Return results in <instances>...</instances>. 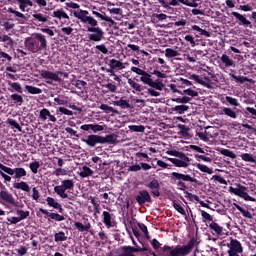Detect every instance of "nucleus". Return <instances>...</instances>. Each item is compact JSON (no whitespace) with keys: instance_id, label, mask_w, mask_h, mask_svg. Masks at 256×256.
I'll return each mask as SVG.
<instances>
[{"instance_id":"f257e3e1","label":"nucleus","mask_w":256,"mask_h":256,"mask_svg":"<svg viewBox=\"0 0 256 256\" xmlns=\"http://www.w3.org/2000/svg\"><path fill=\"white\" fill-rule=\"evenodd\" d=\"M73 14L74 17L80 20V23L89 25L86 30L93 33L88 34V39H90V41L101 42L104 39V32L98 27V21L91 17L87 10L74 11Z\"/></svg>"},{"instance_id":"f03ea898","label":"nucleus","mask_w":256,"mask_h":256,"mask_svg":"<svg viewBox=\"0 0 256 256\" xmlns=\"http://www.w3.org/2000/svg\"><path fill=\"white\" fill-rule=\"evenodd\" d=\"M198 245L199 242L197 238L192 237L186 245H176L175 247L164 245V247L160 248V251H158V256H188L191 254L194 247L198 250Z\"/></svg>"},{"instance_id":"7ed1b4c3","label":"nucleus","mask_w":256,"mask_h":256,"mask_svg":"<svg viewBox=\"0 0 256 256\" xmlns=\"http://www.w3.org/2000/svg\"><path fill=\"white\" fill-rule=\"evenodd\" d=\"M25 47L31 53L36 54L40 51L47 50L48 41L45 35L41 33H34L32 37H28L25 40Z\"/></svg>"},{"instance_id":"20e7f679","label":"nucleus","mask_w":256,"mask_h":256,"mask_svg":"<svg viewBox=\"0 0 256 256\" xmlns=\"http://www.w3.org/2000/svg\"><path fill=\"white\" fill-rule=\"evenodd\" d=\"M82 142L86 143V145H88L90 148H95L99 144H115L117 142V135L108 134L106 137H104L101 135L92 134L82 138Z\"/></svg>"},{"instance_id":"39448f33","label":"nucleus","mask_w":256,"mask_h":256,"mask_svg":"<svg viewBox=\"0 0 256 256\" xmlns=\"http://www.w3.org/2000/svg\"><path fill=\"white\" fill-rule=\"evenodd\" d=\"M40 75L43 79L46 80V83L49 85H54V82L59 84L62 83L63 79L61 78V76L67 79L69 78V74L62 71L51 72L47 70H41Z\"/></svg>"},{"instance_id":"423d86ee","label":"nucleus","mask_w":256,"mask_h":256,"mask_svg":"<svg viewBox=\"0 0 256 256\" xmlns=\"http://www.w3.org/2000/svg\"><path fill=\"white\" fill-rule=\"evenodd\" d=\"M170 175L171 179L177 180L176 186L179 187L180 190L188 189L187 185L184 182H192L195 183L196 185H201V183L196 178H193L187 174L172 172Z\"/></svg>"},{"instance_id":"0eeeda50","label":"nucleus","mask_w":256,"mask_h":256,"mask_svg":"<svg viewBox=\"0 0 256 256\" xmlns=\"http://www.w3.org/2000/svg\"><path fill=\"white\" fill-rule=\"evenodd\" d=\"M0 189L2 190L0 192V201L2 202L1 204L6 206V208L10 209L9 205H12L17 208H22L24 206L20 202L16 201L12 194L6 191L5 185H3L1 181H0ZM5 203L9 205H6Z\"/></svg>"},{"instance_id":"6e6552de","label":"nucleus","mask_w":256,"mask_h":256,"mask_svg":"<svg viewBox=\"0 0 256 256\" xmlns=\"http://www.w3.org/2000/svg\"><path fill=\"white\" fill-rule=\"evenodd\" d=\"M148 252V254L152 256H158L155 252H153L148 247H132V246H122L120 249H118V256H136L134 253L136 252Z\"/></svg>"},{"instance_id":"1a4fd4ad","label":"nucleus","mask_w":256,"mask_h":256,"mask_svg":"<svg viewBox=\"0 0 256 256\" xmlns=\"http://www.w3.org/2000/svg\"><path fill=\"white\" fill-rule=\"evenodd\" d=\"M62 185L60 186H56L54 188V191L62 198V199H66L68 198V194L66 193L67 190H73L74 186H75V182L73 179H67V180H63Z\"/></svg>"},{"instance_id":"9d476101","label":"nucleus","mask_w":256,"mask_h":256,"mask_svg":"<svg viewBox=\"0 0 256 256\" xmlns=\"http://www.w3.org/2000/svg\"><path fill=\"white\" fill-rule=\"evenodd\" d=\"M237 188H233V187H229V192H231L234 195H237L239 197H241L242 199H244L245 201H252V202H256V199L251 197L247 191L248 188L245 186H242L241 184H236Z\"/></svg>"},{"instance_id":"9b49d317","label":"nucleus","mask_w":256,"mask_h":256,"mask_svg":"<svg viewBox=\"0 0 256 256\" xmlns=\"http://www.w3.org/2000/svg\"><path fill=\"white\" fill-rule=\"evenodd\" d=\"M227 247L229 248L228 256H240L243 253V246L237 239H231Z\"/></svg>"},{"instance_id":"f8f14e48","label":"nucleus","mask_w":256,"mask_h":256,"mask_svg":"<svg viewBox=\"0 0 256 256\" xmlns=\"http://www.w3.org/2000/svg\"><path fill=\"white\" fill-rule=\"evenodd\" d=\"M0 168H2V170L4 172H6L7 174L13 176L15 175L13 178L14 179H21L25 176H27V172L24 168H15V169H12L10 167H7L3 164L0 163Z\"/></svg>"},{"instance_id":"ddd939ff","label":"nucleus","mask_w":256,"mask_h":256,"mask_svg":"<svg viewBox=\"0 0 256 256\" xmlns=\"http://www.w3.org/2000/svg\"><path fill=\"white\" fill-rule=\"evenodd\" d=\"M177 158H168L167 160H169L175 167H179V168H186L189 166L190 163V158L186 156V154H183L182 157H178Z\"/></svg>"},{"instance_id":"4468645a","label":"nucleus","mask_w":256,"mask_h":256,"mask_svg":"<svg viewBox=\"0 0 256 256\" xmlns=\"http://www.w3.org/2000/svg\"><path fill=\"white\" fill-rule=\"evenodd\" d=\"M136 202H138V205L143 206L146 203H152L153 199L147 190H142L138 192V196H136Z\"/></svg>"},{"instance_id":"2eb2a0df","label":"nucleus","mask_w":256,"mask_h":256,"mask_svg":"<svg viewBox=\"0 0 256 256\" xmlns=\"http://www.w3.org/2000/svg\"><path fill=\"white\" fill-rule=\"evenodd\" d=\"M231 16H233L237 20V24L239 26H243L244 28H252V23L247 20V18L241 15L238 12H232Z\"/></svg>"},{"instance_id":"dca6fc26","label":"nucleus","mask_w":256,"mask_h":256,"mask_svg":"<svg viewBox=\"0 0 256 256\" xmlns=\"http://www.w3.org/2000/svg\"><path fill=\"white\" fill-rule=\"evenodd\" d=\"M146 187L150 188L152 190V196L159 197L161 195L160 193V183L157 179H154L153 181H150V183L146 184Z\"/></svg>"},{"instance_id":"f3484780","label":"nucleus","mask_w":256,"mask_h":256,"mask_svg":"<svg viewBox=\"0 0 256 256\" xmlns=\"http://www.w3.org/2000/svg\"><path fill=\"white\" fill-rule=\"evenodd\" d=\"M110 69L106 70V72L113 74L114 70H123L125 69V64L116 59L110 60Z\"/></svg>"},{"instance_id":"a211bd4d","label":"nucleus","mask_w":256,"mask_h":256,"mask_svg":"<svg viewBox=\"0 0 256 256\" xmlns=\"http://www.w3.org/2000/svg\"><path fill=\"white\" fill-rule=\"evenodd\" d=\"M40 212H42L47 217H49V221H50V219L58 221V222L65 220V217L63 215H60L58 213H50L48 210L43 209V208H40Z\"/></svg>"},{"instance_id":"6ab92c4d","label":"nucleus","mask_w":256,"mask_h":256,"mask_svg":"<svg viewBox=\"0 0 256 256\" xmlns=\"http://www.w3.org/2000/svg\"><path fill=\"white\" fill-rule=\"evenodd\" d=\"M39 118L42 120V121H46L47 119H49V121L55 123L57 121L56 117L54 115H52L50 113V111L46 108L42 109L40 111V115H39Z\"/></svg>"},{"instance_id":"aec40b11","label":"nucleus","mask_w":256,"mask_h":256,"mask_svg":"<svg viewBox=\"0 0 256 256\" xmlns=\"http://www.w3.org/2000/svg\"><path fill=\"white\" fill-rule=\"evenodd\" d=\"M102 223L106 225V227L110 228L113 226V214H110L107 211L102 212Z\"/></svg>"},{"instance_id":"412c9836","label":"nucleus","mask_w":256,"mask_h":256,"mask_svg":"<svg viewBox=\"0 0 256 256\" xmlns=\"http://www.w3.org/2000/svg\"><path fill=\"white\" fill-rule=\"evenodd\" d=\"M209 229L212 230L217 236H222L223 233V227L220 226L218 223L216 222H211L208 225Z\"/></svg>"},{"instance_id":"4be33fe9","label":"nucleus","mask_w":256,"mask_h":256,"mask_svg":"<svg viewBox=\"0 0 256 256\" xmlns=\"http://www.w3.org/2000/svg\"><path fill=\"white\" fill-rule=\"evenodd\" d=\"M46 201L48 202V205H49L50 207H53V208L59 210L60 213H63V212H64V209H63L62 205L59 204L58 202H56V200H55L54 198L48 197V198L46 199Z\"/></svg>"},{"instance_id":"5701e85b","label":"nucleus","mask_w":256,"mask_h":256,"mask_svg":"<svg viewBox=\"0 0 256 256\" xmlns=\"http://www.w3.org/2000/svg\"><path fill=\"white\" fill-rule=\"evenodd\" d=\"M189 79L194 80L196 83L204 86L205 88L212 89L213 87L209 84L203 81L199 75L192 74L190 75Z\"/></svg>"},{"instance_id":"b1692460","label":"nucleus","mask_w":256,"mask_h":256,"mask_svg":"<svg viewBox=\"0 0 256 256\" xmlns=\"http://www.w3.org/2000/svg\"><path fill=\"white\" fill-rule=\"evenodd\" d=\"M74 227H76V229H78L80 232H89L91 229V224L89 222L84 224L81 222H74Z\"/></svg>"},{"instance_id":"393cba45","label":"nucleus","mask_w":256,"mask_h":256,"mask_svg":"<svg viewBox=\"0 0 256 256\" xmlns=\"http://www.w3.org/2000/svg\"><path fill=\"white\" fill-rule=\"evenodd\" d=\"M221 62L224 64L225 67H235V62L226 54L222 55L220 58Z\"/></svg>"},{"instance_id":"a878e982","label":"nucleus","mask_w":256,"mask_h":256,"mask_svg":"<svg viewBox=\"0 0 256 256\" xmlns=\"http://www.w3.org/2000/svg\"><path fill=\"white\" fill-rule=\"evenodd\" d=\"M220 115H225V116H228L232 119H237V113L232 110L231 108H227V107H224L221 112H220Z\"/></svg>"},{"instance_id":"bb28decb","label":"nucleus","mask_w":256,"mask_h":256,"mask_svg":"<svg viewBox=\"0 0 256 256\" xmlns=\"http://www.w3.org/2000/svg\"><path fill=\"white\" fill-rule=\"evenodd\" d=\"M191 29L193 30V31H196V37H199V36H205V37H210L211 36V34L208 32V31H206V30H203V29H201L199 26H197V25H193V26H191Z\"/></svg>"},{"instance_id":"cd10ccee","label":"nucleus","mask_w":256,"mask_h":256,"mask_svg":"<svg viewBox=\"0 0 256 256\" xmlns=\"http://www.w3.org/2000/svg\"><path fill=\"white\" fill-rule=\"evenodd\" d=\"M13 187L15 189L23 190V191H25L27 193H29L31 191L30 186L26 182H24V181L19 182V183H14Z\"/></svg>"},{"instance_id":"c85d7f7f","label":"nucleus","mask_w":256,"mask_h":256,"mask_svg":"<svg viewBox=\"0 0 256 256\" xmlns=\"http://www.w3.org/2000/svg\"><path fill=\"white\" fill-rule=\"evenodd\" d=\"M94 174V171L88 167V166H82V169L80 170V177L86 178L89 176H92Z\"/></svg>"},{"instance_id":"c756f323","label":"nucleus","mask_w":256,"mask_h":256,"mask_svg":"<svg viewBox=\"0 0 256 256\" xmlns=\"http://www.w3.org/2000/svg\"><path fill=\"white\" fill-rule=\"evenodd\" d=\"M140 81H141L142 83H144V85L150 86L151 83H152V81H153V79H152V74H151V73L149 74L148 72H145V73L140 77Z\"/></svg>"},{"instance_id":"7c9ffc66","label":"nucleus","mask_w":256,"mask_h":256,"mask_svg":"<svg viewBox=\"0 0 256 256\" xmlns=\"http://www.w3.org/2000/svg\"><path fill=\"white\" fill-rule=\"evenodd\" d=\"M17 2L19 3V8L22 12H25L28 6L33 7V2H31V0H17Z\"/></svg>"},{"instance_id":"2f4dec72","label":"nucleus","mask_w":256,"mask_h":256,"mask_svg":"<svg viewBox=\"0 0 256 256\" xmlns=\"http://www.w3.org/2000/svg\"><path fill=\"white\" fill-rule=\"evenodd\" d=\"M229 76L231 78H233L236 82H239L241 84H244L245 82H249V83L253 82L252 79H249V78L244 77V76H236L235 74H229Z\"/></svg>"},{"instance_id":"473e14b6","label":"nucleus","mask_w":256,"mask_h":256,"mask_svg":"<svg viewBox=\"0 0 256 256\" xmlns=\"http://www.w3.org/2000/svg\"><path fill=\"white\" fill-rule=\"evenodd\" d=\"M234 206L242 214L243 217H245L247 219H252L253 218L251 212H249L248 210H245L244 208H242L238 204H234Z\"/></svg>"},{"instance_id":"72a5a7b5","label":"nucleus","mask_w":256,"mask_h":256,"mask_svg":"<svg viewBox=\"0 0 256 256\" xmlns=\"http://www.w3.org/2000/svg\"><path fill=\"white\" fill-rule=\"evenodd\" d=\"M92 15L100 18V20L102 21H106L108 23H112V24H115V22L110 18V17H107L106 14H101L99 12H96V11H92Z\"/></svg>"},{"instance_id":"f704fd0d","label":"nucleus","mask_w":256,"mask_h":256,"mask_svg":"<svg viewBox=\"0 0 256 256\" xmlns=\"http://www.w3.org/2000/svg\"><path fill=\"white\" fill-rule=\"evenodd\" d=\"M32 17L34 18V21H38L40 23H46L48 21V16L43 15L41 13H35L32 15Z\"/></svg>"},{"instance_id":"c9c22d12","label":"nucleus","mask_w":256,"mask_h":256,"mask_svg":"<svg viewBox=\"0 0 256 256\" xmlns=\"http://www.w3.org/2000/svg\"><path fill=\"white\" fill-rule=\"evenodd\" d=\"M195 167L197 169H199L201 172L203 173H207L209 175L213 174V169L209 168L208 166L206 165H203V164H200V163H196L195 164Z\"/></svg>"},{"instance_id":"e433bc0d","label":"nucleus","mask_w":256,"mask_h":256,"mask_svg":"<svg viewBox=\"0 0 256 256\" xmlns=\"http://www.w3.org/2000/svg\"><path fill=\"white\" fill-rule=\"evenodd\" d=\"M53 17L58 18V19H68L69 20V16L68 14L63 10H57L53 13Z\"/></svg>"},{"instance_id":"4c0bfd02","label":"nucleus","mask_w":256,"mask_h":256,"mask_svg":"<svg viewBox=\"0 0 256 256\" xmlns=\"http://www.w3.org/2000/svg\"><path fill=\"white\" fill-rule=\"evenodd\" d=\"M112 104H114V106H118L122 109H129L131 108V105L123 99H120L119 101H114Z\"/></svg>"},{"instance_id":"58836bf2","label":"nucleus","mask_w":256,"mask_h":256,"mask_svg":"<svg viewBox=\"0 0 256 256\" xmlns=\"http://www.w3.org/2000/svg\"><path fill=\"white\" fill-rule=\"evenodd\" d=\"M128 85L132 87V89L136 90V92H142L144 90V87H142L140 84L136 83L133 79H128Z\"/></svg>"},{"instance_id":"ea45409f","label":"nucleus","mask_w":256,"mask_h":256,"mask_svg":"<svg viewBox=\"0 0 256 256\" xmlns=\"http://www.w3.org/2000/svg\"><path fill=\"white\" fill-rule=\"evenodd\" d=\"M100 110L105 111L106 113L112 112L114 114L120 115V112L118 110H116L113 107H110V106H108L106 104L100 105Z\"/></svg>"},{"instance_id":"a19ab883","label":"nucleus","mask_w":256,"mask_h":256,"mask_svg":"<svg viewBox=\"0 0 256 256\" xmlns=\"http://www.w3.org/2000/svg\"><path fill=\"white\" fill-rule=\"evenodd\" d=\"M25 89L28 91L29 94H32V95H38V94H41L43 92L40 88L30 86V85H27L25 87Z\"/></svg>"},{"instance_id":"79ce46f5","label":"nucleus","mask_w":256,"mask_h":256,"mask_svg":"<svg viewBox=\"0 0 256 256\" xmlns=\"http://www.w3.org/2000/svg\"><path fill=\"white\" fill-rule=\"evenodd\" d=\"M177 128L180 130V134L183 137H188L189 136V131H190L189 127H187L186 125H183V124H178Z\"/></svg>"},{"instance_id":"37998d69","label":"nucleus","mask_w":256,"mask_h":256,"mask_svg":"<svg viewBox=\"0 0 256 256\" xmlns=\"http://www.w3.org/2000/svg\"><path fill=\"white\" fill-rule=\"evenodd\" d=\"M173 208L179 212L182 216H187L186 211L184 208L181 206V204L178 201H173Z\"/></svg>"},{"instance_id":"c03bdc74","label":"nucleus","mask_w":256,"mask_h":256,"mask_svg":"<svg viewBox=\"0 0 256 256\" xmlns=\"http://www.w3.org/2000/svg\"><path fill=\"white\" fill-rule=\"evenodd\" d=\"M54 238H55V242H63L68 239L67 235L63 231L56 233L54 235Z\"/></svg>"},{"instance_id":"a18cd8bd","label":"nucleus","mask_w":256,"mask_h":256,"mask_svg":"<svg viewBox=\"0 0 256 256\" xmlns=\"http://www.w3.org/2000/svg\"><path fill=\"white\" fill-rule=\"evenodd\" d=\"M0 41L6 43L9 47L14 46V40L8 35H3V36L0 35Z\"/></svg>"},{"instance_id":"49530a36","label":"nucleus","mask_w":256,"mask_h":256,"mask_svg":"<svg viewBox=\"0 0 256 256\" xmlns=\"http://www.w3.org/2000/svg\"><path fill=\"white\" fill-rule=\"evenodd\" d=\"M240 157L245 162L256 163V159L253 157V155H251L249 153L241 154Z\"/></svg>"},{"instance_id":"de8ad7c7","label":"nucleus","mask_w":256,"mask_h":256,"mask_svg":"<svg viewBox=\"0 0 256 256\" xmlns=\"http://www.w3.org/2000/svg\"><path fill=\"white\" fill-rule=\"evenodd\" d=\"M219 152H220L221 155H223L225 157H229L231 159H236L237 158V155L234 152L230 151V150L221 149Z\"/></svg>"},{"instance_id":"09e8293b","label":"nucleus","mask_w":256,"mask_h":256,"mask_svg":"<svg viewBox=\"0 0 256 256\" xmlns=\"http://www.w3.org/2000/svg\"><path fill=\"white\" fill-rule=\"evenodd\" d=\"M172 111H176L178 114H183L184 112L189 110V106L186 105H178L171 108Z\"/></svg>"},{"instance_id":"8fccbe9b","label":"nucleus","mask_w":256,"mask_h":256,"mask_svg":"<svg viewBox=\"0 0 256 256\" xmlns=\"http://www.w3.org/2000/svg\"><path fill=\"white\" fill-rule=\"evenodd\" d=\"M225 101L230 105V106H233V107H239L240 106V103L238 101V99L236 98H232L230 96H226L225 97Z\"/></svg>"},{"instance_id":"3c124183","label":"nucleus","mask_w":256,"mask_h":256,"mask_svg":"<svg viewBox=\"0 0 256 256\" xmlns=\"http://www.w3.org/2000/svg\"><path fill=\"white\" fill-rule=\"evenodd\" d=\"M138 228H140V231L142 232V233H144V237H146V239H150L151 237H150V234H149V231H148V228H147V226L145 225V224H143V223H138Z\"/></svg>"},{"instance_id":"603ef678","label":"nucleus","mask_w":256,"mask_h":256,"mask_svg":"<svg viewBox=\"0 0 256 256\" xmlns=\"http://www.w3.org/2000/svg\"><path fill=\"white\" fill-rule=\"evenodd\" d=\"M180 56V53L177 50L167 48L166 49V58H174Z\"/></svg>"},{"instance_id":"864d4df0","label":"nucleus","mask_w":256,"mask_h":256,"mask_svg":"<svg viewBox=\"0 0 256 256\" xmlns=\"http://www.w3.org/2000/svg\"><path fill=\"white\" fill-rule=\"evenodd\" d=\"M11 100L14 101L15 104H19L20 106L24 102L23 97L21 95H19V94H12L11 95Z\"/></svg>"},{"instance_id":"5fc2aeb1","label":"nucleus","mask_w":256,"mask_h":256,"mask_svg":"<svg viewBox=\"0 0 256 256\" xmlns=\"http://www.w3.org/2000/svg\"><path fill=\"white\" fill-rule=\"evenodd\" d=\"M191 100H192L191 98L186 97V96H184L182 98H174V99H172L173 102L178 103V104H187Z\"/></svg>"},{"instance_id":"6e6d98bb","label":"nucleus","mask_w":256,"mask_h":256,"mask_svg":"<svg viewBox=\"0 0 256 256\" xmlns=\"http://www.w3.org/2000/svg\"><path fill=\"white\" fill-rule=\"evenodd\" d=\"M6 123L9 124L13 129H17L19 132L22 131L21 126L15 120L9 118Z\"/></svg>"},{"instance_id":"4d7b16f0","label":"nucleus","mask_w":256,"mask_h":256,"mask_svg":"<svg viewBox=\"0 0 256 256\" xmlns=\"http://www.w3.org/2000/svg\"><path fill=\"white\" fill-rule=\"evenodd\" d=\"M40 162L38 161H35V162H32L30 163V169L31 171L34 173V174H37L38 173V169L40 168Z\"/></svg>"},{"instance_id":"13d9d810","label":"nucleus","mask_w":256,"mask_h":256,"mask_svg":"<svg viewBox=\"0 0 256 256\" xmlns=\"http://www.w3.org/2000/svg\"><path fill=\"white\" fill-rule=\"evenodd\" d=\"M8 12L11 13V14H14L18 18L23 19L24 21H27V18H26V16L24 14H22V13H20L18 11H15L13 8H9Z\"/></svg>"},{"instance_id":"bf43d9fd","label":"nucleus","mask_w":256,"mask_h":256,"mask_svg":"<svg viewBox=\"0 0 256 256\" xmlns=\"http://www.w3.org/2000/svg\"><path fill=\"white\" fill-rule=\"evenodd\" d=\"M128 128H130V130L134 132H140V133L145 132V127L143 125H140V126L131 125V126H128Z\"/></svg>"},{"instance_id":"052dcab7","label":"nucleus","mask_w":256,"mask_h":256,"mask_svg":"<svg viewBox=\"0 0 256 256\" xmlns=\"http://www.w3.org/2000/svg\"><path fill=\"white\" fill-rule=\"evenodd\" d=\"M17 214L20 215V217H18V218H19L20 221H22L30 215V212L29 211H23V210H17Z\"/></svg>"},{"instance_id":"680f3d73","label":"nucleus","mask_w":256,"mask_h":256,"mask_svg":"<svg viewBox=\"0 0 256 256\" xmlns=\"http://www.w3.org/2000/svg\"><path fill=\"white\" fill-rule=\"evenodd\" d=\"M150 244L152 245V248H154V250H158V252L160 251L159 249L161 248L162 244L157 239H152V242H150ZM157 255L159 256V253Z\"/></svg>"},{"instance_id":"e2e57ef3","label":"nucleus","mask_w":256,"mask_h":256,"mask_svg":"<svg viewBox=\"0 0 256 256\" xmlns=\"http://www.w3.org/2000/svg\"><path fill=\"white\" fill-rule=\"evenodd\" d=\"M182 94H186L190 97H198L199 96V93L197 91L192 90V89L183 90Z\"/></svg>"},{"instance_id":"0e129e2a","label":"nucleus","mask_w":256,"mask_h":256,"mask_svg":"<svg viewBox=\"0 0 256 256\" xmlns=\"http://www.w3.org/2000/svg\"><path fill=\"white\" fill-rule=\"evenodd\" d=\"M166 153H167L168 155L175 156V157H177V158L183 157V155L185 154V153H183V152H179V151H176V150H169V151H167Z\"/></svg>"},{"instance_id":"69168bd1","label":"nucleus","mask_w":256,"mask_h":256,"mask_svg":"<svg viewBox=\"0 0 256 256\" xmlns=\"http://www.w3.org/2000/svg\"><path fill=\"white\" fill-rule=\"evenodd\" d=\"M91 130L94 132V133H97V132H101L104 130V127L101 126V125H98V124H91Z\"/></svg>"},{"instance_id":"338daca9","label":"nucleus","mask_w":256,"mask_h":256,"mask_svg":"<svg viewBox=\"0 0 256 256\" xmlns=\"http://www.w3.org/2000/svg\"><path fill=\"white\" fill-rule=\"evenodd\" d=\"M53 174L56 175L57 177H59L60 175L65 176L68 174V171L62 168H57Z\"/></svg>"},{"instance_id":"774afa93","label":"nucleus","mask_w":256,"mask_h":256,"mask_svg":"<svg viewBox=\"0 0 256 256\" xmlns=\"http://www.w3.org/2000/svg\"><path fill=\"white\" fill-rule=\"evenodd\" d=\"M104 87L106 89H108V91L112 92V93H116L117 92V86L111 83H108L106 85H104Z\"/></svg>"}]
</instances>
